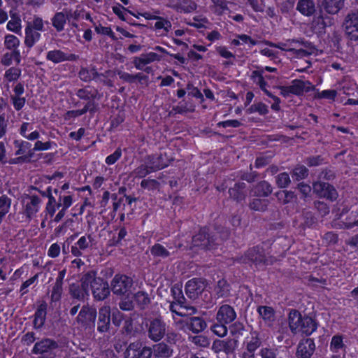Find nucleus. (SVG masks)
Segmentation results:
<instances>
[{"mask_svg": "<svg viewBox=\"0 0 358 358\" xmlns=\"http://www.w3.org/2000/svg\"><path fill=\"white\" fill-rule=\"evenodd\" d=\"M141 186L144 189H155L159 186V182L154 179H145L141 181Z\"/></svg>", "mask_w": 358, "mask_h": 358, "instance_id": "57", "label": "nucleus"}, {"mask_svg": "<svg viewBox=\"0 0 358 358\" xmlns=\"http://www.w3.org/2000/svg\"><path fill=\"white\" fill-rule=\"evenodd\" d=\"M315 350L313 339L303 338L298 344L296 356L297 358H310Z\"/></svg>", "mask_w": 358, "mask_h": 358, "instance_id": "14", "label": "nucleus"}, {"mask_svg": "<svg viewBox=\"0 0 358 358\" xmlns=\"http://www.w3.org/2000/svg\"><path fill=\"white\" fill-rule=\"evenodd\" d=\"M227 323L219 322L218 324H215L211 327V330L214 334L217 335L220 337H223L227 335V328L226 327Z\"/></svg>", "mask_w": 358, "mask_h": 358, "instance_id": "46", "label": "nucleus"}, {"mask_svg": "<svg viewBox=\"0 0 358 358\" xmlns=\"http://www.w3.org/2000/svg\"><path fill=\"white\" fill-rule=\"evenodd\" d=\"M110 308L108 306H102L97 313L98 320L96 329L99 333L103 334L109 331L110 327Z\"/></svg>", "mask_w": 358, "mask_h": 358, "instance_id": "11", "label": "nucleus"}, {"mask_svg": "<svg viewBox=\"0 0 358 358\" xmlns=\"http://www.w3.org/2000/svg\"><path fill=\"white\" fill-rule=\"evenodd\" d=\"M101 76L103 74L99 73L94 66H92L90 69L81 67L78 72L80 79L86 83L95 80Z\"/></svg>", "mask_w": 358, "mask_h": 358, "instance_id": "31", "label": "nucleus"}, {"mask_svg": "<svg viewBox=\"0 0 358 358\" xmlns=\"http://www.w3.org/2000/svg\"><path fill=\"white\" fill-rule=\"evenodd\" d=\"M5 45L9 49H15L20 45L19 39L13 35H7L5 37Z\"/></svg>", "mask_w": 358, "mask_h": 358, "instance_id": "52", "label": "nucleus"}, {"mask_svg": "<svg viewBox=\"0 0 358 358\" xmlns=\"http://www.w3.org/2000/svg\"><path fill=\"white\" fill-rule=\"evenodd\" d=\"M278 200L282 204H287L296 201V195L292 191L280 190L275 193Z\"/></svg>", "mask_w": 358, "mask_h": 358, "instance_id": "34", "label": "nucleus"}, {"mask_svg": "<svg viewBox=\"0 0 358 358\" xmlns=\"http://www.w3.org/2000/svg\"><path fill=\"white\" fill-rule=\"evenodd\" d=\"M296 10L302 15L311 16L315 13V5L313 0H299Z\"/></svg>", "mask_w": 358, "mask_h": 358, "instance_id": "29", "label": "nucleus"}, {"mask_svg": "<svg viewBox=\"0 0 358 358\" xmlns=\"http://www.w3.org/2000/svg\"><path fill=\"white\" fill-rule=\"evenodd\" d=\"M289 327L293 334L301 332L310 336L317 328V323L311 317L301 315L297 310H292L289 314Z\"/></svg>", "mask_w": 358, "mask_h": 358, "instance_id": "1", "label": "nucleus"}, {"mask_svg": "<svg viewBox=\"0 0 358 358\" xmlns=\"http://www.w3.org/2000/svg\"><path fill=\"white\" fill-rule=\"evenodd\" d=\"M278 349L264 348L260 350L262 358H278Z\"/></svg>", "mask_w": 358, "mask_h": 358, "instance_id": "55", "label": "nucleus"}, {"mask_svg": "<svg viewBox=\"0 0 358 358\" xmlns=\"http://www.w3.org/2000/svg\"><path fill=\"white\" fill-rule=\"evenodd\" d=\"M206 280L203 278H193L187 281L185 285L187 296L192 299H196L206 287Z\"/></svg>", "mask_w": 358, "mask_h": 358, "instance_id": "10", "label": "nucleus"}, {"mask_svg": "<svg viewBox=\"0 0 358 358\" xmlns=\"http://www.w3.org/2000/svg\"><path fill=\"white\" fill-rule=\"evenodd\" d=\"M313 191L320 196L327 198L331 201H335L338 197L336 189L333 185L327 182H315L313 184Z\"/></svg>", "mask_w": 358, "mask_h": 358, "instance_id": "13", "label": "nucleus"}, {"mask_svg": "<svg viewBox=\"0 0 358 358\" xmlns=\"http://www.w3.org/2000/svg\"><path fill=\"white\" fill-rule=\"evenodd\" d=\"M11 205V199L6 195L0 196V213L6 215L10 209Z\"/></svg>", "mask_w": 358, "mask_h": 358, "instance_id": "47", "label": "nucleus"}, {"mask_svg": "<svg viewBox=\"0 0 358 358\" xmlns=\"http://www.w3.org/2000/svg\"><path fill=\"white\" fill-rule=\"evenodd\" d=\"M345 227L350 229L355 225L358 226V212L357 210H352L349 217L346 218V222L344 223Z\"/></svg>", "mask_w": 358, "mask_h": 358, "instance_id": "44", "label": "nucleus"}, {"mask_svg": "<svg viewBox=\"0 0 358 358\" xmlns=\"http://www.w3.org/2000/svg\"><path fill=\"white\" fill-rule=\"evenodd\" d=\"M236 317L234 309L229 305L224 304L220 307L217 314L216 320L219 322L229 324Z\"/></svg>", "mask_w": 358, "mask_h": 358, "instance_id": "16", "label": "nucleus"}, {"mask_svg": "<svg viewBox=\"0 0 358 358\" xmlns=\"http://www.w3.org/2000/svg\"><path fill=\"white\" fill-rule=\"evenodd\" d=\"M315 89V87L309 81H303L301 80H294L292 85L289 86L291 94L301 95L304 91L310 92Z\"/></svg>", "mask_w": 358, "mask_h": 358, "instance_id": "21", "label": "nucleus"}, {"mask_svg": "<svg viewBox=\"0 0 358 358\" xmlns=\"http://www.w3.org/2000/svg\"><path fill=\"white\" fill-rule=\"evenodd\" d=\"M46 58L57 64L64 61H76L79 59V56L75 54H66L60 50H54L48 52Z\"/></svg>", "mask_w": 358, "mask_h": 358, "instance_id": "18", "label": "nucleus"}, {"mask_svg": "<svg viewBox=\"0 0 358 358\" xmlns=\"http://www.w3.org/2000/svg\"><path fill=\"white\" fill-rule=\"evenodd\" d=\"M59 350L60 345L58 341L50 338H43L35 343L31 353L40 355L39 358H56Z\"/></svg>", "mask_w": 358, "mask_h": 358, "instance_id": "3", "label": "nucleus"}, {"mask_svg": "<svg viewBox=\"0 0 358 358\" xmlns=\"http://www.w3.org/2000/svg\"><path fill=\"white\" fill-rule=\"evenodd\" d=\"M171 292L173 295L174 299L176 301V303L178 304L183 303V301H185V297L182 295L181 289L176 286H173L171 288Z\"/></svg>", "mask_w": 358, "mask_h": 358, "instance_id": "64", "label": "nucleus"}, {"mask_svg": "<svg viewBox=\"0 0 358 358\" xmlns=\"http://www.w3.org/2000/svg\"><path fill=\"white\" fill-rule=\"evenodd\" d=\"M330 347L331 350L335 352L342 349L344 347L343 336L340 335L334 336L331 338Z\"/></svg>", "mask_w": 358, "mask_h": 358, "instance_id": "42", "label": "nucleus"}, {"mask_svg": "<svg viewBox=\"0 0 358 358\" xmlns=\"http://www.w3.org/2000/svg\"><path fill=\"white\" fill-rule=\"evenodd\" d=\"M262 71H254L252 73L251 78L256 81V77H259V81L257 84L259 85L261 90L264 92L266 89V85H267L266 82L264 80V77L262 76Z\"/></svg>", "mask_w": 358, "mask_h": 358, "instance_id": "54", "label": "nucleus"}, {"mask_svg": "<svg viewBox=\"0 0 358 358\" xmlns=\"http://www.w3.org/2000/svg\"><path fill=\"white\" fill-rule=\"evenodd\" d=\"M76 95L80 99L85 101L96 99H99L100 98L98 90L95 89L92 90H90V86H86L84 88L79 89L76 92Z\"/></svg>", "mask_w": 358, "mask_h": 358, "instance_id": "33", "label": "nucleus"}, {"mask_svg": "<svg viewBox=\"0 0 358 358\" xmlns=\"http://www.w3.org/2000/svg\"><path fill=\"white\" fill-rule=\"evenodd\" d=\"M180 305V311L178 313V315L181 317H186L192 315L196 313V308L193 306H187L185 305V301Z\"/></svg>", "mask_w": 358, "mask_h": 358, "instance_id": "43", "label": "nucleus"}, {"mask_svg": "<svg viewBox=\"0 0 358 358\" xmlns=\"http://www.w3.org/2000/svg\"><path fill=\"white\" fill-rule=\"evenodd\" d=\"M308 174V170L303 165H298L293 170V176H295L297 180L306 178Z\"/></svg>", "mask_w": 358, "mask_h": 358, "instance_id": "45", "label": "nucleus"}, {"mask_svg": "<svg viewBox=\"0 0 358 358\" xmlns=\"http://www.w3.org/2000/svg\"><path fill=\"white\" fill-rule=\"evenodd\" d=\"M314 206L322 216H325L329 213V206L323 201H315Z\"/></svg>", "mask_w": 358, "mask_h": 358, "instance_id": "59", "label": "nucleus"}, {"mask_svg": "<svg viewBox=\"0 0 358 358\" xmlns=\"http://www.w3.org/2000/svg\"><path fill=\"white\" fill-rule=\"evenodd\" d=\"M80 284L71 283L69 286V293L71 297L79 301H85L90 296L87 286V272L82 273Z\"/></svg>", "mask_w": 358, "mask_h": 358, "instance_id": "8", "label": "nucleus"}, {"mask_svg": "<svg viewBox=\"0 0 358 358\" xmlns=\"http://www.w3.org/2000/svg\"><path fill=\"white\" fill-rule=\"evenodd\" d=\"M303 222L300 224V227L305 230L306 228L313 227L317 223V218L310 211H303L302 213Z\"/></svg>", "mask_w": 358, "mask_h": 358, "instance_id": "36", "label": "nucleus"}, {"mask_svg": "<svg viewBox=\"0 0 358 358\" xmlns=\"http://www.w3.org/2000/svg\"><path fill=\"white\" fill-rule=\"evenodd\" d=\"M324 158L321 155L312 156L306 158V163L308 166H316L322 164Z\"/></svg>", "mask_w": 358, "mask_h": 358, "instance_id": "63", "label": "nucleus"}, {"mask_svg": "<svg viewBox=\"0 0 358 358\" xmlns=\"http://www.w3.org/2000/svg\"><path fill=\"white\" fill-rule=\"evenodd\" d=\"M20 21V17H16L15 20H10L7 24L8 29L15 33H18L21 29Z\"/></svg>", "mask_w": 358, "mask_h": 358, "instance_id": "60", "label": "nucleus"}, {"mask_svg": "<svg viewBox=\"0 0 358 358\" xmlns=\"http://www.w3.org/2000/svg\"><path fill=\"white\" fill-rule=\"evenodd\" d=\"M215 292L218 297L227 296L229 294V285L224 279L218 280Z\"/></svg>", "mask_w": 358, "mask_h": 358, "instance_id": "38", "label": "nucleus"}, {"mask_svg": "<svg viewBox=\"0 0 358 358\" xmlns=\"http://www.w3.org/2000/svg\"><path fill=\"white\" fill-rule=\"evenodd\" d=\"M261 344L262 342L258 337H252V340L247 343L246 350L250 352H255Z\"/></svg>", "mask_w": 358, "mask_h": 358, "instance_id": "62", "label": "nucleus"}, {"mask_svg": "<svg viewBox=\"0 0 358 358\" xmlns=\"http://www.w3.org/2000/svg\"><path fill=\"white\" fill-rule=\"evenodd\" d=\"M95 31L97 34L109 36L113 40H116L114 33L110 27H103L101 24L95 26Z\"/></svg>", "mask_w": 358, "mask_h": 358, "instance_id": "58", "label": "nucleus"}, {"mask_svg": "<svg viewBox=\"0 0 358 358\" xmlns=\"http://www.w3.org/2000/svg\"><path fill=\"white\" fill-rule=\"evenodd\" d=\"M150 251L151 255L158 261L167 259L175 253L173 247H166L160 243H155Z\"/></svg>", "mask_w": 358, "mask_h": 358, "instance_id": "15", "label": "nucleus"}, {"mask_svg": "<svg viewBox=\"0 0 358 358\" xmlns=\"http://www.w3.org/2000/svg\"><path fill=\"white\" fill-rule=\"evenodd\" d=\"M152 348L141 341H136L129 343L124 352V358H151Z\"/></svg>", "mask_w": 358, "mask_h": 358, "instance_id": "9", "label": "nucleus"}, {"mask_svg": "<svg viewBox=\"0 0 358 358\" xmlns=\"http://www.w3.org/2000/svg\"><path fill=\"white\" fill-rule=\"evenodd\" d=\"M66 275V269L60 271L56 278L55 283L52 287L51 293V301H59L61 299L63 292V280Z\"/></svg>", "mask_w": 358, "mask_h": 358, "instance_id": "19", "label": "nucleus"}, {"mask_svg": "<svg viewBox=\"0 0 358 358\" xmlns=\"http://www.w3.org/2000/svg\"><path fill=\"white\" fill-rule=\"evenodd\" d=\"M134 298L141 309H145L151 302L149 294L143 291L136 293Z\"/></svg>", "mask_w": 358, "mask_h": 358, "instance_id": "37", "label": "nucleus"}, {"mask_svg": "<svg viewBox=\"0 0 358 358\" xmlns=\"http://www.w3.org/2000/svg\"><path fill=\"white\" fill-rule=\"evenodd\" d=\"M267 206L268 201L259 198L252 199L249 203L250 208L256 211H265L267 209Z\"/></svg>", "mask_w": 358, "mask_h": 358, "instance_id": "39", "label": "nucleus"}, {"mask_svg": "<svg viewBox=\"0 0 358 358\" xmlns=\"http://www.w3.org/2000/svg\"><path fill=\"white\" fill-rule=\"evenodd\" d=\"M192 246L204 250H213L217 248L219 243L217 239L208 229L204 227L192 237Z\"/></svg>", "mask_w": 358, "mask_h": 358, "instance_id": "4", "label": "nucleus"}, {"mask_svg": "<svg viewBox=\"0 0 358 358\" xmlns=\"http://www.w3.org/2000/svg\"><path fill=\"white\" fill-rule=\"evenodd\" d=\"M26 198L30 200L29 202H27L25 205L24 208V213L27 217L30 220L33 216L38 212V205L41 203V199L38 196L36 195H27Z\"/></svg>", "mask_w": 358, "mask_h": 358, "instance_id": "23", "label": "nucleus"}, {"mask_svg": "<svg viewBox=\"0 0 358 358\" xmlns=\"http://www.w3.org/2000/svg\"><path fill=\"white\" fill-rule=\"evenodd\" d=\"M96 317L97 311L95 308L89 305H84L76 320L77 323L84 327L85 329H92L95 327Z\"/></svg>", "mask_w": 358, "mask_h": 358, "instance_id": "7", "label": "nucleus"}, {"mask_svg": "<svg viewBox=\"0 0 358 358\" xmlns=\"http://www.w3.org/2000/svg\"><path fill=\"white\" fill-rule=\"evenodd\" d=\"M345 0H322L319 5L320 11L324 10L328 14H337L345 6Z\"/></svg>", "mask_w": 358, "mask_h": 358, "instance_id": "17", "label": "nucleus"}, {"mask_svg": "<svg viewBox=\"0 0 358 358\" xmlns=\"http://www.w3.org/2000/svg\"><path fill=\"white\" fill-rule=\"evenodd\" d=\"M257 313L268 326H271L275 320V310L272 307L260 306L257 308Z\"/></svg>", "mask_w": 358, "mask_h": 358, "instance_id": "26", "label": "nucleus"}, {"mask_svg": "<svg viewBox=\"0 0 358 358\" xmlns=\"http://www.w3.org/2000/svg\"><path fill=\"white\" fill-rule=\"evenodd\" d=\"M52 25L57 31H61L64 29V26L66 23V16L62 12L57 13L52 19Z\"/></svg>", "mask_w": 358, "mask_h": 358, "instance_id": "40", "label": "nucleus"}, {"mask_svg": "<svg viewBox=\"0 0 358 358\" xmlns=\"http://www.w3.org/2000/svg\"><path fill=\"white\" fill-rule=\"evenodd\" d=\"M343 27L345 31L351 29L358 30V10H351L345 15Z\"/></svg>", "mask_w": 358, "mask_h": 358, "instance_id": "28", "label": "nucleus"}, {"mask_svg": "<svg viewBox=\"0 0 358 358\" xmlns=\"http://www.w3.org/2000/svg\"><path fill=\"white\" fill-rule=\"evenodd\" d=\"M166 324L160 319L155 318L150 321L148 327V337L153 341H160L165 335Z\"/></svg>", "mask_w": 358, "mask_h": 358, "instance_id": "12", "label": "nucleus"}, {"mask_svg": "<svg viewBox=\"0 0 358 358\" xmlns=\"http://www.w3.org/2000/svg\"><path fill=\"white\" fill-rule=\"evenodd\" d=\"M26 27H31V29L36 31H43V21L42 18L34 16L32 22H27Z\"/></svg>", "mask_w": 358, "mask_h": 358, "instance_id": "53", "label": "nucleus"}, {"mask_svg": "<svg viewBox=\"0 0 358 358\" xmlns=\"http://www.w3.org/2000/svg\"><path fill=\"white\" fill-rule=\"evenodd\" d=\"M87 279L88 289H91L95 300L103 301L110 295V285L103 278L97 277L95 271H87Z\"/></svg>", "mask_w": 358, "mask_h": 358, "instance_id": "2", "label": "nucleus"}, {"mask_svg": "<svg viewBox=\"0 0 358 358\" xmlns=\"http://www.w3.org/2000/svg\"><path fill=\"white\" fill-rule=\"evenodd\" d=\"M160 59V57L157 53L149 52L147 54H143L141 57H134L133 64L137 69L142 70L144 65L150 64L154 61H159Z\"/></svg>", "mask_w": 358, "mask_h": 358, "instance_id": "22", "label": "nucleus"}, {"mask_svg": "<svg viewBox=\"0 0 358 358\" xmlns=\"http://www.w3.org/2000/svg\"><path fill=\"white\" fill-rule=\"evenodd\" d=\"M152 350L154 357L157 358H170L173 352V349L164 342L154 345Z\"/></svg>", "mask_w": 358, "mask_h": 358, "instance_id": "24", "label": "nucleus"}, {"mask_svg": "<svg viewBox=\"0 0 358 358\" xmlns=\"http://www.w3.org/2000/svg\"><path fill=\"white\" fill-rule=\"evenodd\" d=\"M14 145L16 148H18V150L16 151L15 155H20L26 152L29 148H31V143L27 141H19L15 140L14 141Z\"/></svg>", "mask_w": 358, "mask_h": 358, "instance_id": "51", "label": "nucleus"}, {"mask_svg": "<svg viewBox=\"0 0 358 358\" xmlns=\"http://www.w3.org/2000/svg\"><path fill=\"white\" fill-rule=\"evenodd\" d=\"M165 167V165H153L148 166L146 164H141L134 170L136 177L144 178L149 173L161 170Z\"/></svg>", "mask_w": 358, "mask_h": 358, "instance_id": "32", "label": "nucleus"}, {"mask_svg": "<svg viewBox=\"0 0 358 358\" xmlns=\"http://www.w3.org/2000/svg\"><path fill=\"white\" fill-rule=\"evenodd\" d=\"M186 324L188 329L194 334L203 331L207 327L205 320L200 317H191Z\"/></svg>", "mask_w": 358, "mask_h": 358, "instance_id": "25", "label": "nucleus"}, {"mask_svg": "<svg viewBox=\"0 0 358 358\" xmlns=\"http://www.w3.org/2000/svg\"><path fill=\"white\" fill-rule=\"evenodd\" d=\"M46 310L47 303L45 301L38 305L35 312L34 320V327L36 329H40L43 326L46 317Z\"/></svg>", "mask_w": 358, "mask_h": 358, "instance_id": "27", "label": "nucleus"}, {"mask_svg": "<svg viewBox=\"0 0 358 358\" xmlns=\"http://www.w3.org/2000/svg\"><path fill=\"white\" fill-rule=\"evenodd\" d=\"M20 75V71L16 68H10L6 71L5 76L9 81L16 80Z\"/></svg>", "mask_w": 358, "mask_h": 358, "instance_id": "61", "label": "nucleus"}, {"mask_svg": "<svg viewBox=\"0 0 358 358\" xmlns=\"http://www.w3.org/2000/svg\"><path fill=\"white\" fill-rule=\"evenodd\" d=\"M189 339L193 343L201 347L205 348L210 345V341L208 338L203 335L191 336Z\"/></svg>", "mask_w": 358, "mask_h": 358, "instance_id": "48", "label": "nucleus"}, {"mask_svg": "<svg viewBox=\"0 0 358 358\" xmlns=\"http://www.w3.org/2000/svg\"><path fill=\"white\" fill-rule=\"evenodd\" d=\"M238 341L236 339H229L224 341L222 345V351L226 354L233 353L237 346Z\"/></svg>", "mask_w": 358, "mask_h": 358, "instance_id": "50", "label": "nucleus"}, {"mask_svg": "<svg viewBox=\"0 0 358 358\" xmlns=\"http://www.w3.org/2000/svg\"><path fill=\"white\" fill-rule=\"evenodd\" d=\"M40 37L41 34L37 31L31 29V27H26L24 39L26 46L31 48Z\"/></svg>", "mask_w": 358, "mask_h": 358, "instance_id": "35", "label": "nucleus"}, {"mask_svg": "<svg viewBox=\"0 0 358 358\" xmlns=\"http://www.w3.org/2000/svg\"><path fill=\"white\" fill-rule=\"evenodd\" d=\"M275 182L279 188H285L291 183L289 176L287 173H279L275 177Z\"/></svg>", "mask_w": 358, "mask_h": 358, "instance_id": "41", "label": "nucleus"}, {"mask_svg": "<svg viewBox=\"0 0 358 358\" xmlns=\"http://www.w3.org/2000/svg\"><path fill=\"white\" fill-rule=\"evenodd\" d=\"M48 198V202L47 203L45 207V211L50 215V217H52L56 212L57 200L55 197L52 195V193L50 195H49Z\"/></svg>", "mask_w": 358, "mask_h": 358, "instance_id": "49", "label": "nucleus"}, {"mask_svg": "<svg viewBox=\"0 0 358 358\" xmlns=\"http://www.w3.org/2000/svg\"><path fill=\"white\" fill-rule=\"evenodd\" d=\"M246 184L243 182H238L234 184L233 187L229 189V194L231 199L237 202L245 200L246 197Z\"/></svg>", "mask_w": 358, "mask_h": 358, "instance_id": "20", "label": "nucleus"}, {"mask_svg": "<svg viewBox=\"0 0 358 358\" xmlns=\"http://www.w3.org/2000/svg\"><path fill=\"white\" fill-rule=\"evenodd\" d=\"M236 261L243 264H255L258 265L266 264L267 259L262 248L254 246L249 248L244 255L237 257Z\"/></svg>", "mask_w": 358, "mask_h": 358, "instance_id": "6", "label": "nucleus"}, {"mask_svg": "<svg viewBox=\"0 0 358 358\" xmlns=\"http://www.w3.org/2000/svg\"><path fill=\"white\" fill-rule=\"evenodd\" d=\"M245 330V326L242 322H236L229 327V331L233 336H239Z\"/></svg>", "mask_w": 358, "mask_h": 358, "instance_id": "56", "label": "nucleus"}, {"mask_svg": "<svg viewBox=\"0 0 358 358\" xmlns=\"http://www.w3.org/2000/svg\"><path fill=\"white\" fill-rule=\"evenodd\" d=\"M134 281L126 275H115L110 282L113 293L120 297L128 298L131 294Z\"/></svg>", "mask_w": 358, "mask_h": 358, "instance_id": "5", "label": "nucleus"}, {"mask_svg": "<svg viewBox=\"0 0 358 358\" xmlns=\"http://www.w3.org/2000/svg\"><path fill=\"white\" fill-rule=\"evenodd\" d=\"M271 185L266 180H262L257 183L252 189L254 195L259 197H267L272 192Z\"/></svg>", "mask_w": 358, "mask_h": 358, "instance_id": "30", "label": "nucleus"}]
</instances>
